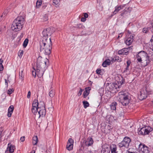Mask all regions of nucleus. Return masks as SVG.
Segmentation results:
<instances>
[{
  "label": "nucleus",
  "instance_id": "nucleus-2",
  "mask_svg": "<svg viewBox=\"0 0 153 153\" xmlns=\"http://www.w3.org/2000/svg\"><path fill=\"white\" fill-rule=\"evenodd\" d=\"M24 19L23 16H18L13 22L11 29L15 31L20 30L22 28L24 22Z\"/></svg>",
  "mask_w": 153,
  "mask_h": 153
},
{
  "label": "nucleus",
  "instance_id": "nucleus-50",
  "mask_svg": "<svg viewBox=\"0 0 153 153\" xmlns=\"http://www.w3.org/2000/svg\"><path fill=\"white\" fill-rule=\"evenodd\" d=\"M117 57H116L114 58H113L111 60V61L113 62H115V61H116L117 60V59H116Z\"/></svg>",
  "mask_w": 153,
  "mask_h": 153
},
{
  "label": "nucleus",
  "instance_id": "nucleus-16",
  "mask_svg": "<svg viewBox=\"0 0 153 153\" xmlns=\"http://www.w3.org/2000/svg\"><path fill=\"white\" fill-rule=\"evenodd\" d=\"M129 49V48H124L118 51V53L119 55H127L128 53Z\"/></svg>",
  "mask_w": 153,
  "mask_h": 153
},
{
  "label": "nucleus",
  "instance_id": "nucleus-12",
  "mask_svg": "<svg viewBox=\"0 0 153 153\" xmlns=\"http://www.w3.org/2000/svg\"><path fill=\"white\" fill-rule=\"evenodd\" d=\"M38 112V114L39 115V117H44L46 114V111L45 106L44 105H42L39 108Z\"/></svg>",
  "mask_w": 153,
  "mask_h": 153
},
{
  "label": "nucleus",
  "instance_id": "nucleus-54",
  "mask_svg": "<svg viewBox=\"0 0 153 153\" xmlns=\"http://www.w3.org/2000/svg\"><path fill=\"white\" fill-rule=\"evenodd\" d=\"M3 60L2 59H0V65H2V63L3 62Z\"/></svg>",
  "mask_w": 153,
  "mask_h": 153
},
{
  "label": "nucleus",
  "instance_id": "nucleus-13",
  "mask_svg": "<svg viewBox=\"0 0 153 153\" xmlns=\"http://www.w3.org/2000/svg\"><path fill=\"white\" fill-rule=\"evenodd\" d=\"M101 151V153H109L110 152V146L107 144L103 145Z\"/></svg>",
  "mask_w": 153,
  "mask_h": 153
},
{
  "label": "nucleus",
  "instance_id": "nucleus-33",
  "mask_svg": "<svg viewBox=\"0 0 153 153\" xmlns=\"http://www.w3.org/2000/svg\"><path fill=\"white\" fill-rule=\"evenodd\" d=\"M42 4L41 0H37L36 2V7L37 8H39Z\"/></svg>",
  "mask_w": 153,
  "mask_h": 153
},
{
  "label": "nucleus",
  "instance_id": "nucleus-41",
  "mask_svg": "<svg viewBox=\"0 0 153 153\" xmlns=\"http://www.w3.org/2000/svg\"><path fill=\"white\" fill-rule=\"evenodd\" d=\"M33 140H35L38 141V137L36 136H34L33 137Z\"/></svg>",
  "mask_w": 153,
  "mask_h": 153
},
{
  "label": "nucleus",
  "instance_id": "nucleus-4",
  "mask_svg": "<svg viewBox=\"0 0 153 153\" xmlns=\"http://www.w3.org/2000/svg\"><path fill=\"white\" fill-rule=\"evenodd\" d=\"M129 94L126 91L119 92L118 96L121 103L124 106L128 104L130 102V97Z\"/></svg>",
  "mask_w": 153,
  "mask_h": 153
},
{
  "label": "nucleus",
  "instance_id": "nucleus-49",
  "mask_svg": "<svg viewBox=\"0 0 153 153\" xmlns=\"http://www.w3.org/2000/svg\"><path fill=\"white\" fill-rule=\"evenodd\" d=\"M5 85H6L7 87V88L8 86V83L7 82V81L6 79H5Z\"/></svg>",
  "mask_w": 153,
  "mask_h": 153
},
{
  "label": "nucleus",
  "instance_id": "nucleus-28",
  "mask_svg": "<svg viewBox=\"0 0 153 153\" xmlns=\"http://www.w3.org/2000/svg\"><path fill=\"white\" fill-rule=\"evenodd\" d=\"M127 63V66L125 69V70L124 71V72H127L128 70H129V67L131 63V62L130 60H128L126 62Z\"/></svg>",
  "mask_w": 153,
  "mask_h": 153
},
{
  "label": "nucleus",
  "instance_id": "nucleus-15",
  "mask_svg": "<svg viewBox=\"0 0 153 153\" xmlns=\"http://www.w3.org/2000/svg\"><path fill=\"white\" fill-rule=\"evenodd\" d=\"M84 143L86 146H90L93 144L94 140L92 138L89 137L85 141Z\"/></svg>",
  "mask_w": 153,
  "mask_h": 153
},
{
  "label": "nucleus",
  "instance_id": "nucleus-56",
  "mask_svg": "<svg viewBox=\"0 0 153 153\" xmlns=\"http://www.w3.org/2000/svg\"><path fill=\"white\" fill-rule=\"evenodd\" d=\"M9 150H6L5 152V153H10L9 152Z\"/></svg>",
  "mask_w": 153,
  "mask_h": 153
},
{
  "label": "nucleus",
  "instance_id": "nucleus-61",
  "mask_svg": "<svg viewBox=\"0 0 153 153\" xmlns=\"http://www.w3.org/2000/svg\"><path fill=\"white\" fill-rule=\"evenodd\" d=\"M35 153V152H34V153Z\"/></svg>",
  "mask_w": 153,
  "mask_h": 153
},
{
  "label": "nucleus",
  "instance_id": "nucleus-30",
  "mask_svg": "<svg viewBox=\"0 0 153 153\" xmlns=\"http://www.w3.org/2000/svg\"><path fill=\"white\" fill-rule=\"evenodd\" d=\"M89 89L88 90L87 89H86L84 91L83 93V96L84 98L86 97L89 94Z\"/></svg>",
  "mask_w": 153,
  "mask_h": 153
},
{
  "label": "nucleus",
  "instance_id": "nucleus-57",
  "mask_svg": "<svg viewBox=\"0 0 153 153\" xmlns=\"http://www.w3.org/2000/svg\"><path fill=\"white\" fill-rule=\"evenodd\" d=\"M128 153H135L134 152H132L130 151H129L128 152Z\"/></svg>",
  "mask_w": 153,
  "mask_h": 153
},
{
  "label": "nucleus",
  "instance_id": "nucleus-11",
  "mask_svg": "<svg viewBox=\"0 0 153 153\" xmlns=\"http://www.w3.org/2000/svg\"><path fill=\"white\" fill-rule=\"evenodd\" d=\"M139 149L141 153H149V150L148 147L145 144L140 143L139 145Z\"/></svg>",
  "mask_w": 153,
  "mask_h": 153
},
{
  "label": "nucleus",
  "instance_id": "nucleus-52",
  "mask_svg": "<svg viewBox=\"0 0 153 153\" xmlns=\"http://www.w3.org/2000/svg\"><path fill=\"white\" fill-rule=\"evenodd\" d=\"M150 41L152 42V43H153V35H152L151 39H150Z\"/></svg>",
  "mask_w": 153,
  "mask_h": 153
},
{
  "label": "nucleus",
  "instance_id": "nucleus-59",
  "mask_svg": "<svg viewBox=\"0 0 153 153\" xmlns=\"http://www.w3.org/2000/svg\"><path fill=\"white\" fill-rule=\"evenodd\" d=\"M152 29L153 30V26H152Z\"/></svg>",
  "mask_w": 153,
  "mask_h": 153
},
{
  "label": "nucleus",
  "instance_id": "nucleus-32",
  "mask_svg": "<svg viewBox=\"0 0 153 153\" xmlns=\"http://www.w3.org/2000/svg\"><path fill=\"white\" fill-rule=\"evenodd\" d=\"M28 39L27 38L26 39L24 40L23 44V46L24 48H25L27 46L28 43Z\"/></svg>",
  "mask_w": 153,
  "mask_h": 153
},
{
  "label": "nucleus",
  "instance_id": "nucleus-22",
  "mask_svg": "<svg viewBox=\"0 0 153 153\" xmlns=\"http://www.w3.org/2000/svg\"><path fill=\"white\" fill-rule=\"evenodd\" d=\"M49 95L51 97H53L55 94V90L54 89L51 87L49 90Z\"/></svg>",
  "mask_w": 153,
  "mask_h": 153
},
{
  "label": "nucleus",
  "instance_id": "nucleus-14",
  "mask_svg": "<svg viewBox=\"0 0 153 153\" xmlns=\"http://www.w3.org/2000/svg\"><path fill=\"white\" fill-rule=\"evenodd\" d=\"M73 143L74 140L72 139L71 138L69 139L66 146V148L68 150H71L73 149Z\"/></svg>",
  "mask_w": 153,
  "mask_h": 153
},
{
  "label": "nucleus",
  "instance_id": "nucleus-17",
  "mask_svg": "<svg viewBox=\"0 0 153 153\" xmlns=\"http://www.w3.org/2000/svg\"><path fill=\"white\" fill-rule=\"evenodd\" d=\"M15 149V147L14 145H12L10 143H9L8 144L7 147V150H8L10 153H13Z\"/></svg>",
  "mask_w": 153,
  "mask_h": 153
},
{
  "label": "nucleus",
  "instance_id": "nucleus-48",
  "mask_svg": "<svg viewBox=\"0 0 153 153\" xmlns=\"http://www.w3.org/2000/svg\"><path fill=\"white\" fill-rule=\"evenodd\" d=\"M86 20V19L84 17H82L81 19V21L82 22H85Z\"/></svg>",
  "mask_w": 153,
  "mask_h": 153
},
{
  "label": "nucleus",
  "instance_id": "nucleus-53",
  "mask_svg": "<svg viewBox=\"0 0 153 153\" xmlns=\"http://www.w3.org/2000/svg\"><path fill=\"white\" fill-rule=\"evenodd\" d=\"M123 33H120L119 34V36H118V38H119V37H121L122 36Z\"/></svg>",
  "mask_w": 153,
  "mask_h": 153
},
{
  "label": "nucleus",
  "instance_id": "nucleus-60",
  "mask_svg": "<svg viewBox=\"0 0 153 153\" xmlns=\"http://www.w3.org/2000/svg\"><path fill=\"white\" fill-rule=\"evenodd\" d=\"M153 44H152V46H153V43H152Z\"/></svg>",
  "mask_w": 153,
  "mask_h": 153
},
{
  "label": "nucleus",
  "instance_id": "nucleus-31",
  "mask_svg": "<svg viewBox=\"0 0 153 153\" xmlns=\"http://www.w3.org/2000/svg\"><path fill=\"white\" fill-rule=\"evenodd\" d=\"M112 87L113 88V90H116L117 91H118V89L120 88V86H118L116 84H113Z\"/></svg>",
  "mask_w": 153,
  "mask_h": 153
},
{
  "label": "nucleus",
  "instance_id": "nucleus-40",
  "mask_svg": "<svg viewBox=\"0 0 153 153\" xmlns=\"http://www.w3.org/2000/svg\"><path fill=\"white\" fill-rule=\"evenodd\" d=\"M47 6V4L46 3L43 4L42 6V8L43 9H45Z\"/></svg>",
  "mask_w": 153,
  "mask_h": 153
},
{
  "label": "nucleus",
  "instance_id": "nucleus-20",
  "mask_svg": "<svg viewBox=\"0 0 153 153\" xmlns=\"http://www.w3.org/2000/svg\"><path fill=\"white\" fill-rule=\"evenodd\" d=\"M24 70V69L23 68H20L19 76V79H20L22 81L23 80L25 76V74L23 72Z\"/></svg>",
  "mask_w": 153,
  "mask_h": 153
},
{
  "label": "nucleus",
  "instance_id": "nucleus-7",
  "mask_svg": "<svg viewBox=\"0 0 153 153\" xmlns=\"http://www.w3.org/2000/svg\"><path fill=\"white\" fill-rule=\"evenodd\" d=\"M151 90L148 87H145L141 89L140 94L139 96L140 100H143L146 99L147 95L151 93Z\"/></svg>",
  "mask_w": 153,
  "mask_h": 153
},
{
  "label": "nucleus",
  "instance_id": "nucleus-25",
  "mask_svg": "<svg viewBox=\"0 0 153 153\" xmlns=\"http://www.w3.org/2000/svg\"><path fill=\"white\" fill-rule=\"evenodd\" d=\"M111 63V60L108 59L105 61L102 64V65L104 67H106L107 65H109Z\"/></svg>",
  "mask_w": 153,
  "mask_h": 153
},
{
  "label": "nucleus",
  "instance_id": "nucleus-36",
  "mask_svg": "<svg viewBox=\"0 0 153 153\" xmlns=\"http://www.w3.org/2000/svg\"><path fill=\"white\" fill-rule=\"evenodd\" d=\"M23 53H24L23 51L20 50L18 53V56L19 57H21L23 54Z\"/></svg>",
  "mask_w": 153,
  "mask_h": 153
},
{
  "label": "nucleus",
  "instance_id": "nucleus-34",
  "mask_svg": "<svg viewBox=\"0 0 153 153\" xmlns=\"http://www.w3.org/2000/svg\"><path fill=\"white\" fill-rule=\"evenodd\" d=\"M83 104L84 105V106L85 108H86L87 107H88L89 106V103L88 102L86 101H83Z\"/></svg>",
  "mask_w": 153,
  "mask_h": 153
},
{
  "label": "nucleus",
  "instance_id": "nucleus-6",
  "mask_svg": "<svg viewBox=\"0 0 153 153\" xmlns=\"http://www.w3.org/2000/svg\"><path fill=\"white\" fill-rule=\"evenodd\" d=\"M52 42L50 38L49 40L47 41L46 45L43 47V49L41 48V45L40 44V49L41 52L43 51L46 55H49L51 53V50L52 49Z\"/></svg>",
  "mask_w": 153,
  "mask_h": 153
},
{
  "label": "nucleus",
  "instance_id": "nucleus-9",
  "mask_svg": "<svg viewBox=\"0 0 153 153\" xmlns=\"http://www.w3.org/2000/svg\"><path fill=\"white\" fill-rule=\"evenodd\" d=\"M153 130V128L150 126H146L141 128L138 133L139 135H145L148 134Z\"/></svg>",
  "mask_w": 153,
  "mask_h": 153
},
{
  "label": "nucleus",
  "instance_id": "nucleus-24",
  "mask_svg": "<svg viewBox=\"0 0 153 153\" xmlns=\"http://www.w3.org/2000/svg\"><path fill=\"white\" fill-rule=\"evenodd\" d=\"M111 153H117L116 150L117 147L116 145L112 144L110 146V148Z\"/></svg>",
  "mask_w": 153,
  "mask_h": 153
},
{
  "label": "nucleus",
  "instance_id": "nucleus-10",
  "mask_svg": "<svg viewBox=\"0 0 153 153\" xmlns=\"http://www.w3.org/2000/svg\"><path fill=\"white\" fill-rule=\"evenodd\" d=\"M134 36L131 33L128 32L126 34L125 40V42L128 45H130L133 41Z\"/></svg>",
  "mask_w": 153,
  "mask_h": 153
},
{
  "label": "nucleus",
  "instance_id": "nucleus-51",
  "mask_svg": "<svg viewBox=\"0 0 153 153\" xmlns=\"http://www.w3.org/2000/svg\"><path fill=\"white\" fill-rule=\"evenodd\" d=\"M82 89H80V90L79 91V93H78V95H81V94H82Z\"/></svg>",
  "mask_w": 153,
  "mask_h": 153
},
{
  "label": "nucleus",
  "instance_id": "nucleus-8",
  "mask_svg": "<svg viewBox=\"0 0 153 153\" xmlns=\"http://www.w3.org/2000/svg\"><path fill=\"white\" fill-rule=\"evenodd\" d=\"M131 141V140L129 137H125L123 140L118 143V145L120 148L124 147L128 148Z\"/></svg>",
  "mask_w": 153,
  "mask_h": 153
},
{
  "label": "nucleus",
  "instance_id": "nucleus-26",
  "mask_svg": "<svg viewBox=\"0 0 153 153\" xmlns=\"http://www.w3.org/2000/svg\"><path fill=\"white\" fill-rule=\"evenodd\" d=\"M117 103L116 102H113L110 105L111 108V110H115L116 109V106Z\"/></svg>",
  "mask_w": 153,
  "mask_h": 153
},
{
  "label": "nucleus",
  "instance_id": "nucleus-19",
  "mask_svg": "<svg viewBox=\"0 0 153 153\" xmlns=\"http://www.w3.org/2000/svg\"><path fill=\"white\" fill-rule=\"evenodd\" d=\"M14 109V107L13 105H10L8 108L7 116L8 117H10Z\"/></svg>",
  "mask_w": 153,
  "mask_h": 153
},
{
  "label": "nucleus",
  "instance_id": "nucleus-42",
  "mask_svg": "<svg viewBox=\"0 0 153 153\" xmlns=\"http://www.w3.org/2000/svg\"><path fill=\"white\" fill-rule=\"evenodd\" d=\"M31 95V92L30 91H29L28 92L27 95V98L29 99L30 98Z\"/></svg>",
  "mask_w": 153,
  "mask_h": 153
},
{
  "label": "nucleus",
  "instance_id": "nucleus-47",
  "mask_svg": "<svg viewBox=\"0 0 153 153\" xmlns=\"http://www.w3.org/2000/svg\"><path fill=\"white\" fill-rule=\"evenodd\" d=\"M4 69V67L2 65H0V71H2Z\"/></svg>",
  "mask_w": 153,
  "mask_h": 153
},
{
  "label": "nucleus",
  "instance_id": "nucleus-44",
  "mask_svg": "<svg viewBox=\"0 0 153 153\" xmlns=\"http://www.w3.org/2000/svg\"><path fill=\"white\" fill-rule=\"evenodd\" d=\"M38 142V141H35V140H33L32 143H33V145H36L37 144V143Z\"/></svg>",
  "mask_w": 153,
  "mask_h": 153
},
{
  "label": "nucleus",
  "instance_id": "nucleus-45",
  "mask_svg": "<svg viewBox=\"0 0 153 153\" xmlns=\"http://www.w3.org/2000/svg\"><path fill=\"white\" fill-rule=\"evenodd\" d=\"M84 17L86 19L88 17V14L87 13H85L84 14Z\"/></svg>",
  "mask_w": 153,
  "mask_h": 153
},
{
  "label": "nucleus",
  "instance_id": "nucleus-46",
  "mask_svg": "<svg viewBox=\"0 0 153 153\" xmlns=\"http://www.w3.org/2000/svg\"><path fill=\"white\" fill-rule=\"evenodd\" d=\"M25 136H23V137H21L20 138V140H21V141L22 142H23L25 141Z\"/></svg>",
  "mask_w": 153,
  "mask_h": 153
},
{
  "label": "nucleus",
  "instance_id": "nucleus-38",
  "mask_svg": "<svg viewBox=\"0 0 153 153\" xmlns=\"http://www.w3.org/2000/svg\"><path fill=\"white\" fill-rule=\"evenodd\" d=\"M43 20L45 21H47L48 20V15L46 14L44 16Z\"/></svg>",
  "mask_w": 153,
  "mask_h": 153
},
{
  "label": "nucleus",
  "instance_id": "nucleus-43",
  "mask_svg": "<svg viewBox=\"0 0 153 153\" xmlns=\"http://www.w3.org/2000/svg\"><path fill=\"white\" fill-rule=\"evenodd\" d=\"M96 73L98 74H100L101 72V70L100 69H97L96 71Z\"/></svg>",
  "mask_w": 153,
  "mask_h": 153
},
{
  "label": "nucleus",
  "instance_id": "nucleus-21",
  "mask_svg": "<svg viewBox=\"0 0 153 153\" xmlns=\"http://www.w3.org/2000/svg\"><path fill=\"white\" fill-rule=\"evenodd\" d=\"M40 107L39 104L38 100L35 99L33 101L32 104V107L34 108H39Z\"/></svg>",
  "mask_w": 153,
  "mask_h": 153
},
{
  "label": "nucleus",
  "instance_id": "nucleus-27",
  "mask_svg": "<svg viewBox=\"0 0 153 153\" xmlns=\"http://www.w3.org/2000/svg\"><path fill=\"white\" fill-rule=\"evenodd\" d=\"M60 0H53V5L55 7H57L59 6Z\"/></svg>",
  "mask_w": 153,
  "mask_h": 153
},
{
  "label": "nucleus",
  "instance_id": "nucleus-58",
  "mask_svg": "<svg viewBox=\"0 0 153 153\" xmlns=\"http://www.w3.org/2000/svg\"><path fill=\"white\" fill-rule=\"evenodd\" d=\"M151 49L152 51H153V46L152 47V48H151Z\"/></svg>",
  "mask_w": 153,
  "mask_h": 153
},
{
  "label": "nucleus",
  "instance_id": "nucleus-39",
  "mask_svg": "<svg viewBox=\"0 0 153 153\" xmlns=\"http://www.w3.org/2000/svg\"><path fill=\"white\" fill-rule=\"evenodd\" d=\"M8 12V11L7 10H5L3 13L2 15H3V16H5L6 15L7 13Z\"/></svg>",
  "mask_w": 153,
  "mask_h": 153
},
{
  "label": "nucleus",
  "instance_id": "nucleus-23",
  "mask_svg": "<svg viewBox=\"0 0 153 153\" xmlns=\"http://www.w3.org/2000/svg\"><path fill=\"white\" fill-rule=\"evenodd\" d=\"M131 8L128 7L126 8L122 11L121 14V15L123 16L125 14H126L128 13H130L131 12Z\"/></svg>",
  "mask_w": 153,
  "mask_h": 153
},
{
  "label": "nucleus",
  "instance_id": "nucleus-35",
  "mask_svg": "<svg viewBox=\"0 0 153 153\" xmlns=\"http://www.w3.org/2000/svg\"><path fill=\"white\" fill-rule=\"evenodd\" d=\"M149 27L148 28H146V27H144L143 28L142 30V32L143 33H147L149 32Z\"/></svg>",
  "mask_w": 153,
  "mask_h": 153
},
{
  "label": "nucleus",
  "instance_id": "nucleus-62",
  "mask_svg": "<svg viewBox=\"0 0 153 153\" xmlns=\"http://www.w3.org/2000/svg\"><path fill=\"white\" fill-rule=\"evenodd\" d=\"M152 102H153V101H152Z\"/></svg>",
  "mask_w": 153,
  "mask_h": 153
},
{
  "label": "nucleus",
  "instance_id": "nucleus-5",
  "mask_svg": "<svg viewBox=\"0 0 153 153\" xmlns=\"http://www.w3.org/2000/svg\"><path fill=\"white\" fill-rule=\"evenodd\" d=\"M52 32L51 30V28L50 27H47L45 29H44L42 32V35L43 36L42 39V41L40 42V44L41 45V48L43 49V47L44 46L46 43L47 41H48V35H51Z\"/></svg>",
  "mask_w": 153,
  "mask_h": 153
},
{
  "label": "nucleus",
  "instance_id": "nucleus-37",
  "mask_svg": "<svg viewBox=\"0 0 153 153\" xmlns=\"http://www.w3.org/2000/svg\"><path fill=\"white\" fill-rule=\"evenodd\" d=\"M14 91V90L13 89H10L7 90V93L8 94H12L13 92Z\"/></svg>",
  "mask_w": 153,
  "mask_h": 153
},
{
  "label": "nucleus",
  "instance_id": "nucleus-1",
  "mask_svg": "<svg viewBox=\"0 0 153 153\" xmlns=\"http://www.w3.org/2000/svg\"><path fill=\"white\" fill-rule=\"evenodd\" d=\"M49 65V61L48 59L39 56L36 61V69L34 68L35 71H32V75L35 78L36 75L39 77H41Z\"/></svg>",
  "mask_w": 153,
  "mask_h": 153
},
{
  "label": "nucleus",
  "instance_id": "nucleus-3",
  "mask_svg": "<svg viewBox=\"0 0 153 153\" xmlns=\"http://www.w3.org/2000/svg\"><path fill=\"white\" fill-rule=\"evenodd\" d=\"M136 58L138 62L144 63V66H146L150 62L147 53L143 51H141L138 52L136 56Z\"/></svg>",
  "mask_w": 153,
  "mask_h": 153
},
{
  "label": "nucleus",
  "instance_id": "nucleus-29",
  "mask_svg": "<svg viewBox=\"0 0 153 153\" xmlns=\"http://www.w3.org/2000/svg\"><path fill=\"white\" fill-rule=\"evenodd\" d=\"M39 108H34L32 107V111L33 113L36 114L38 113L39 110Z\"/></svg>",
  "mask_w": 153,
  "mask_h": 153
},
{
  "label": "nucleus",
  "instance_id": "nucleus-55",
  "mask_svg": "<svg viewBox=\"0 0 153 153\" xmlns=\"http://www.w3.org/2000/svg\"><path fill=\"white\" fill-rule=\"evenodd\" d=\"M3 17V15H1L0 16V22L2 20Z\"/></svg>",
  "mask_w": 153,
  "mask_h": 153
},
{
  "label": "nucleus",
  "instance_id": "nucleus-18",
  "mask_svg": "<svg viewBox=\"0 0 153 153\" xmlns=\"http://www.w3.org/2000/svg\"><path fill=\"white\" fill-rule=\"evenodd\" d=\"M125 6V5H120L119 6H116L115 7V10L113 12V15L116 14L118 13L120 10L123 9Z\"/></svg>",
  "mask_w": 153,
  "mask_h": 153
}]
</instances>
